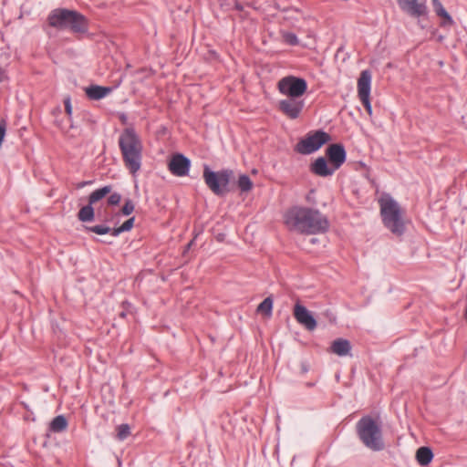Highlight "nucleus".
<instances>
[{"instance_id": "nucleus-1", "label": "nucleus", "mask_w": 467, "mask_h": 467, "mask_svg": "<svg viewBox=\"0 0 467 467\" xmlns=\"http://www.w3.org/2000/svg\"><path fill=\"white\" fill-rule=\"evenodd\" d=\"M284 222L290 231L315 234L327 231L328 222L317 210L306 207H293L284 215Z\"/></svg>"}, {"instance_id": "nucleus-2", "label": "nucleus", "mask_w": 467, "mask_h": 467, "mask_svg": "<svg viewBox=\"0 0 467 467\" xmlns=\"http://www.w3.org/2000/svg\"><path fill=\"white\" fill-rule=\"evenodd\" d=\"M119 147L125 167L135 175L141 167L142 142L133 128H126L119 137Z\"/></svg>"}, {"instance_id": "nucleus-3", "label": "nucleus", "mask_w": 467, "mask_h": 467, "mask_svg": "<svg viewBox=\"0 0 467 467\" xmlns=\"http://www.w3.org/2000/svg\"><path fill=\"white\" fill-rule=\"evenodd\" d=\"M384 225L394 234L401 235L405 229L404 210L389 195L379 200Z\"/></svg>"}, {"instance_id": "nucleus-4", "label": "nucleus", "mask_w": 467, "mask_h": 467, "mask_svg": "<svg viewBox=\"0 0 467 467\" xmlns=\"http://www.w3.org/2000/svg\"><path fill=\"white\" fill-rule=\"evenodd\" d=\"M50 26L65 29L69 28L75 33H84L88 30L86 18L79 13L67 9H56L48 16Z\"/></svg>"}, {"instance_id": "nucleus-5", "label": "nucleus", "mask_w": 467, "mask_h": 467, "mask_svg": "<svg viewBox=\"0 0 467 467\" xmlns=\"http://www.w3.org/2000/svg\"><path fill=\"white\" fill-rule=\"evenodd\" d=\"M357 431L363 444L379 451L384 449L382 431L379 423L371 417H363L357 423Z\"/></svg>"}, {"instance_id": "nucleus-6", "label": "nucleus", "mask_w": 467, "mask_h": 467, "mask_svg": "<svg viewBox=\"0 0 467 467\" xmlns=\"http://www.w3.org/2000/svg\"><path fill=\"white\" fill-rule=\"evenodd\" d=\"M232 175L233 171L231 170L213 171L205 166L202 176L205 184L215 195H223L228 192L227 186Z\"/></svg>"}, {"instance_id": "nucleus-7", "label": "nucleus", "mask_w": 467, "mask_h": 467, "mask_svg": "<svg viewBox=\"0 0 467 467\" xmlns=\"http://www.w3.org/2000/svg\"><path fill=\"white\" fill-rule=\"evenodd\" d=\"M330 140V136L322 130L308 133L296 146V151L301 154H311Z\"/></svg>"}, {"instance_id": "nucleus-8", "label": "nucleus", "mask_w": 467, "mask_h": 467, "mask_svg": "<svg viewBox=\"0 0 467 467\" xmlns=\"http://www.w3.org/2000/svg\"><path fill=\"white\" fill-rule=\"evenodd\" d=\"M277 88L282 95L287 98H300L307 89V83L304 78L287 76L277 83Z\"/></svg>"}, {"instance_id": "nucleus-9", "label": "nucleus", "mask_w": 467, "mask_h": 467, "mask_svg": "<svg viewBox=\"0 0 467 467\" xmlns=\"http://www.w3.org/2000/svg\"><path fill=\"white\" fill-rule=\"evenodd\" d=\"M278 107L285 115L294 119L299 117L304 108V102L296 98H287L280 100Z\"/></svg>"}, {"instance_id": "nucleus-10", "label": "nucleus", "mask_w": 467, "mask_h": 467, "mask_svg": "<svg viewBox=\"0 0 467 467\" xmlns=\"http://www.w3.org/2000/svg\"><path fill=\"white\" fill-rule=\"evenodd\" d=\"M294 317L307 330L312 331L317 327V321L310 311L299 303H296L294 306Z\"/></svg>"}, {"instance_id": "nucleus-11", "label": "nucleus", "mask_w": 467, "mask_h": 467, "mask_svg": "<svg viewBox=\"0 0 467 467\" xmlns=\"http://www.w3.org/2000/svg\"><path fill=\"white\" fill-rule=\"evenodd\" d=\"M168 166L173 175L182 177L188 174L191 162L185 156L178 153L172 156Z\"/></svg>"}, {"instance_id": "nucleus-12", "label": "nucleus", "mask_w": 467, "mask_h": 467, "mask_svg": "<svg viewBox=\"0 0 467 467\" xmlns=\"http://www.w3.org/2000/svg\"><path fill=\"white\" fill-rule=\"evenodd\" d=\"M326 154L330 164L337 171L346 161V150L341 144H331L327 147Z\"/></svg>"}, {"instance_id": "nucleus-13", "label": "nucleus", "mask_w": 467, "mask_h": 467, "mask_svg": "<svg viewBox=\"0 0 467 467\" xmlns=\"http://www.w3.org/2000/svg\"><path fill=\"white\" fill-rule=\"evenodd\" d=\"M400 7L413 16H420L426 14L427 6L424 2L417 0H397Z\"/></svg>"}, {"instance_id": "nucleus-14", "label": "nucleus", "mask_w": 467, "mask_h": 467, "mask_svg": "<svg viewBox=\"0 0 467 467\" xmlns=\"http://www.w3.org/2000/svg\"><path fill=\"white\" fill-rule=\"evenodd\" d=\"M310 171L314 174L320 177L331 176L335 171V168L331 165L328 166L327 161L325 158H317L311 165Z\"/></svg>"}, {"instance_id": "nucleus-15", "label": "nucleus", "mask_w": 467, "mask_h": 467, "mask_svg": "<svg viewBox=\"0 0 467 467\" xmlns=\"http://www.w3.org/2000/svg\"><path fill=\"white\" fill-rule=\"evenodd\" d=\"M371 74L363 70L358 79V94L359 99L370 97Z\"/></svg>"}, {"instance_id": "nucleus-16", "label": "nucleus", "mask_w": 467, "mask_h": 467, "mask_svg": "<svg viewBox=\"0 0 467 467\" xmlns=\"http://www.w3.org/2000/svg\"><path fill=\"white\" fill-rule=\"evenodd\" d=\"M112 91L111 88L92 85L86 88V94L90 99L98 100L107 97Z\"/></svg>"}, {"instance_id": "nucleus-17", "label": "nucleus", "mask_w": 467, "mask_h": 467, "mask_svg": "<svg viewBox=\"0 0 467 467\" xmlns=\"http://www.w3.org/2000/svg\"><path fill=\"white\" fill-rule=\"evenodd\" d=\"M351 349L350 343L347 339L337 338L331 343L330 351L337 356H347Z\"/></svg>"}, {"instance_id": "nucleus-18", "label": "nucleus", "mask_w": 467, "mask_h": 467, "mask_svg": "<svg viewBox=\"0 0 467 467\" xmlns=\"http://www.w3.org/2000/svg\"><path fill=\"white\" fill-rule=\"evenodd\" d=\"M433 458V453L429 447H420L416 451V460L421 466L428 465Z\"/></svg>"}, {"instance_id": "nucleus-19", "label": "nucleus", "mask_w": 467, "mask_h": 467, "mask_svg": "<svg viewBox=\"0 0 467 467\" xmlns=\"http://www.w3.org/2000/svg\"><path fill=\"white\" fill-rule=\"evenodd\" d=\"M67 421L63 415H58L50 423V430L54 432H60L67 429Z\"/></svg>"}, {"instance_id": "nucleus-20", "label": "nucleus", "mask_w": 467, "mask_h": 467, "mask_svg": "<svg viewBox=\"0 0 467 467\" xmlns=\"http://www.w3.org/2000/svg\"><path fill=\"white\" fill-rule=\"evenodd\" d=\"M110 192H111V187L110 186H105V187H102L100 189H98V190L94 191L89 195V199H88L89 203L93 204V203L97 202L98 201L101 200L106 195L110 193Z\"/></svg>"}, {"instance_id": "nucleus-21", "label": "nucleus", "mask_w": 467, "mask_h": 467, "mask_svg": "<svg viewBox=\"0 0 467 467\" xmlns=\"http://www.w3.org/2000/svg\"><path fill=\"white\" fill-rule=\"evenodd\" d=\"M237 185H238L239 189L242 192H250L253 189V187H254L253 182L245 174H243V175L239 176V179H238V182H237Z\"/></svg>"}, {"instance_id": "nucleus-22", "label": "nucleus", "mask_w": 467, "mask_h": 467, "mask_svg": "<svg viewBox=\"0 0 467 467\" xmlns=\"http://www.w3.org/2000/svg\"><path fill=\"white\" fill-rule=\"evenodd\" d=\"M94 218V210L89 203L80 209L78 212V219L82 222H89Z\"/></svg>"}, {"instance_id": "nucleus-23", "label": "nucleus", "mask_w": 467, "mask_h": 467, "mask_svg": "<svg viewBox=\"0 0 467 467\" xmlns=\"http://www.w3.org/2000/svg\"><path fill=\"white\" fill-rule=\"evenodd\" d=\"M431 1H432V5H433L435 13L439 16L444 18L446 21L451 23V17L450 16L448 12L444 9L441 3L439 0H431Z\"/></svg>"}, {"instance_id": "nucleus-24", "label": "nucleus", "mask_w": 467, "mask_h": 467, "mask_svg": "<svg viewBox=\"0 0 467 467\" xmlns=\"http://www.w3.org/2000/svg\"><path fill=\"white\" fill-rule=\"evenodd\" d=\"M272 309H273V300L270 297H266L257 306V311L259 313L265 314V316H268V317L271 315Z\"/></svg>"}, {"instance_id": "nucleus-25", "label": "nucleus", "mask_w": 467, "mask_h": 467, "mask_svg": "<svg viewBox=\"0 0 467 467\" xmlns=\"http://www.w3.org/2000/svg\"><path fill=\"white\" fill-rule=\"evenodd\" d=\"M134 220V217L128 219L119 227L112 229L111 234L113 236H118L122 232L130 231L133 227Z\"/></svg>"}, {"instance_id": "nucleus-26", "label": "nucleus", "mask_w": 467, "mask_h": 467, "mask_svg": "<svg viewBox=\"0 0 467 467\" xmlns=\"http://www.w3.org/2000/svg\"><path fill=\"white\" fill-rule=\"evenodd\" d=\"M117 438L119 441H123L128 438L130 434V428L128 424H121L117 427Z\"/></svg>"}, {"instance_id": "nucleus-27", "label": "nucleus", "mask_w": 467, "mask_h": 467, "mask_svg": "<svg viewBox=\"0 0 467 467\" xmlns=\"http://www.w3.org/2000/svg\"><path fill=\"white\" fill-rule=\"evenodd\" d=\"M282 37L284 41L291 46H296L298 45V38L297 36L291 32H283Z\"/></svg>"}, {"instance_id": "nucleus-28", "label": "nucleus", "mask_w": 467, "mask_h": 467, "mask_svg": "<svg viewBox=\"0 0 467 467\" xmlns=\"http://www.w3.org/2000/svg\"><path fill=\"white\" fill-rule=\"evenodd\" d=\"M88 230L97 234H106L109 233H110V234L112 233V229H110L109 227H107V226H102V225H95V226L89 227Z\"/></svg>"}, {"instance_id": "nucleus-29", "label": "nucleus", "mask_w": 467, "mask_h": 467, "mask_svg": "<svg viewBox=\"0 0 467 467\" xmlns=\"http://www.w3.org/2000/svg\"><path fill=\"white\" fill-rule=\"evenodd\" d=\"M134 203L130 200H127L121 209V212L124 215H130L134 211Z\"/></svg>"}, {"instance_id": "nucleus-30", "label": "nucleus", "mask_w": 467, "mask_h": 467, "mask_svg": "<svg viewBox=\"0 0 467 467\" xmlns=\"http://www.w3.org/2000/svg\"><path fill=\"white\" fill-rule=\"evenodd\" d=\"M361 103L363 104V106L365 107L368 114L369 116L372 115V108H371V104H370V97L369 98H364V99H359Z\"/></svg>"}, {"instance_id": "nucleus-31", "label": "nucleus", "mask_w": 467, "mask_h": 467, "mask_svg": "<svg viewBox=\"0 0 467 467\" xmlns=\"http://www.w3.org/2000/svg\"><path fill=\"white\" fill-rule=\"evenodd\" d=\"M121 200V196L119 193H112L108 199V202L110 205L118 204Z\"/></svg>"}, {"instance_id": "nucleus-32", "label": "nucleus", "mask_w": 467, "mask_h": 467, "mask_svg": "<svg viewBox=\"0 0 467 467\" xmlns=\"http://www.w3.org/2000/svg\"><path fill=\"white\" fill-rule=\"evenodd\" d=\"M65 110L68 116L72 114V107L69 99L65 100Z\"/></svg>"}, {"instance_id": "nucleus-33", "label": "nucleus", "mask_w": 467, "mask_h": 467, "mask_svg": "<svg viewBox=\"0 0 467 467\" xmlns=\"http://www.w3.org/2000/svg\"><path fill=\"white\" fill-rule=\"evenodd\" d=\"M235 7L238 10H242L243 9L242 5L240 4H238V3L235 4Z\"/></svg>"}]
</instances>
